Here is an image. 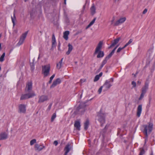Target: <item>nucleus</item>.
I'll return each instance as SVG.
<instances>
[{
	"label": "nucleus",
	"instance_id": "obj_1",
	"mask_svg": "<svg viewBox=\"0 0 155 155\" xmlns=\"http://www.w3.org/2000/svg\"><path fill=\"white\" fill-rule=\"evenodd\" d=\"M50 65L49 64L42 66V72L45 77H46L49 74Z\"/></svg>",
	"mask_w": 155,
	"mask_h": 155
},
{
	"label": "nucleus",
	"instance_id": "obj_2",
	"mask_svg": "<svg viewBox=\"0 0 155 155\" xmlns=\"http://www.w3.org/2000/svg\"><path fill=\"white\" fill-rule=\"evenodd\" d=\"M87 105L85 103H80L79 106L77 107V110L80 114H82L85 111Z\"/></svg>",
	"mask_w": 155,
	"mask_h": 155
},
{
	"label": "nucleus",
	"instance_id": "obj_3",
	"mask_svg": "<svg viewBox=\"0 0 155 155\" xmlns=\"http://www.w3.org/2000/svg\"><path fill=\"white\" fill-rule=\"evenodd\" d=\"M114 53V50H112L109 54L106 57L105 59L102 61V63L98 69L99 71H100L101 70L104 65L106 63L107 61L112 56Z\"/></svg>",
	"mask_w": 155,
	"mask_h": 155
},
{
	"label": "nucleus",
	"instance_id": "obj_4",
	"mask_svg": "<svg viewBox=\"0 0 155 155\" xmlns=\"http://www.w3.org/2000/svg\"><path fill=\"white\" fill-rule=\"evenodd\" d=\"M114 53V50H112L109 54L106 57L105 59L102 61V63L98 69L99 71H100L101 70L104 65L106 63L107 61L112 56Z\"/></svg>",
	"mask_w": 155,
	"mask_h": 155
},
{
	"label": "nucleus",
	"instance_id": "obj_5",
	"mask_svg": "<svg viewBox=\"0 0 155 155\" xmlns=\"http://www.w3.org/2000/svg\"><path fill=\"white\" fill-rule=\"evenodd\" d=\"M153 125L152 124H149L148 126L147 125H143V127L144 128V130L143 131V133L145 134L146 136L147 137L148 136L147 134V130H148L149 132H150L153 128Z\"/></svg>",
	"mask_w": 155,
	"mask_h": 155
},
{
	"label": "nucleus",
	"instance_id": "obj_6",
	"mask_svg": "<svg viewBox=\"0 0 155 155\" xmlns=\"http://www.w3.org/2000/svg\"><path fill=\"white\" fill-rule=\"evenodd\" d=\"M101 112L99 115L98 121L101 124V126H102L103 124L105 123V115L104 114L101 113Z\"/></svg>",
	"mask_w": 155,
	"mask_h": 155
},
{
	"label": "nucleus",
	"instance_id": "obj_7",
	"mask_svg": "<svg viewBox=\"0 0 155 155\" xmlns=\"http://www.w3.org/2000/svg\"><path fill=\"white\" fill-rule=\"evenodd\" d=\"M18 112L19 113L25 114L26 111V106L24 104H20L18 105Z\"/></svg>",
	"mask_w": 155,
	"mask_h": 155
},
{
	"label": "nucleus",
	"instance_id": "obj_8",
	"mask_svg": "<svg viewBox=\"0 0 155 155\" xmlns=\"http://www.w3.org/2000/svg\"><path fill=\"white\" fill-rule=\"evenodd\" d=\"M49 98L48 96L43 95L39 97V100L38 101V103H41L48 100Z\"/></svg>",
	"mask_w": 155,
	"mask_h": 155
},
{
	"label": "nucleus",
	"instance_id": "obj_9",
	"mask_svg": "<svg viewBox=\"0 0 155 155\" xmlns=\"http://www.w3.org/2000/svg\"><path fill=\"white\" fill-rule=\"evenodd\" d=\"M27 33L28 31H27L25 33L22 34L19 42L17 43V45L18 46H20L23 43L26 37Z\"/></svg>",
	"mask_w": 155,
	"mask_h": 155
},
{
	"label": "nucleus",
	"instance_id": "obj_10",
	"mask_svg": "<svg viewBox=\"0 0 155 155\" xmlns=\"http://www.w3.org/2000/svg\"><path fill=\"white\" fill-rule=\"evenodd\" d=\"M148 57L150 60H152L153 58L155 52L153 51V48H150L148 51L147 53Z\"/></svg>",
	"mask_w": 155,
	"mask_h": 155
},
{
	"label": "nucleus",
	"instance_id": "obj_11",
	"mask_svg": "<svg viewBox=\"0 0 155 155\" xmlns=\"http://www.w3.org/2000/svg\"><path fill=\"white\" fill-rule=\"evenodd\" d=\"M111 85L109 81H106L103 86H102L103 87V91H106L107 90L109 89Z\"/></svg>",
	"mask_w": 155,
	"mask_h": 155
},
{
	"label": "nucleus",
	"instance_id": "obj_12",
	"mask_svg": "<svg viewBox=\"0 0 155 155\" xmlns=\"http://www.w3.org/2000/svg\"><path fill=\"white\" fill-rule=\"evenodd\" d=\"M32 83L31 82H28L26 84L25 89L26 92H29V91H31L32 89Z\"/></svg>",
	"mask_w": 155,
	"mask_h": 155
},
{
	"label": "nucleus",
	"instance_id": "obj_13",
	"mask_svg": "<svg viewBox=\"0 0 155 155\" xmlns=\"http://www.w3.org/2000/svg\"><path fill=\"white\" fill-rule=\"evenodd\" d=\"M35 150L37 151H39L45 148V146L43 145H39L38 144H36L34 146Z\"/></svg>",
	"mask_w": 155,
	"mask_h": 155
},
{
	"label": "nucleus",
	"instance_id": "obj_14",
	"mask_svg": "<svg viewBox=\"0 0 155 155\" xmlns=\"http://www.w3.org/2000/svg\"><path fill=\"white\" fill-rule=\"evenodd\" d=\"M126 20L125 17L122 18H120L114 24V26H117L118 25L120 24L123 23Z\"/></svg>",
	"mask_w": 155,
	"mask_h": 155
},
{
	"label": "nucleus",
	"instance_id": "obj_15",
	"mask_svg": "<svg viewBox=\"0 0 155 155\" xmlns=\"http://www.w3.org/2000/svg\"><path fill=\"white\" fill-rule=\"evenodd\" d=\"M121 39V38L119 37L115 39L112 44L108 47L109 49H110L113 47H114L117 44Z\"/></svg>",
	"mask_w": 155,
	"mask_h": 155
},
{
	"label": "nucleus",
	"instance_id": "obj_16",
	"mask_svg": "<svg viewBox=\"0 0 155 155\" xmlns=\"http://www.w3.org/2000/svg\"><path fill=\"white\" fill-rule=\"evenodd\" d=\"M61 82V81L59 78H58L54 81L50 88H53L56 86L57 84H59Z\"/></svg>",
	"mask_w": 155,
	"mask_h": 155
},
{
	"label": "nucleus",
	"instance_id": "obj_17",
	"mask_svg": "<svg viewBox=\"0 0 155 155\" xmlns=\"http://www.w3.org/2000/svg\"><path fill=\"white\" fill-rule=\"evenodd\" d=\"M71 148V147L70 145L69 144H68L66 146L64 149V150L65 151L64 155H67L68 153L69 152Z\"/></svg>",
	"mask_w": 155,
	"mask_h": 155
},
{
	"label": "nucleus",
	"instance_id": "obj_18",
	"mask_svg": "<svg viewBox=\"0 0 155 155\" xmlns=\"http://www.w3.org/2000/svg\"><path fill=\"white\" fill-rule=\"evenodd\" d=\"M8 137V135L5 132H3L0 134V140H4Z\"/></svg>",
	"mask_w": 155,
	"mask_h": 155
},
{
	"label": "nucleus",
	"instance_id": "obj_19",
	"mask_svg": "<svg viewBox=\"0 0 155 155\" xmlns=\"http://www.w3.org/2000/svg\"><path fill=\"white\" fill-rule=\"evenodd\" d=\"M142 109V105L140 104L138 105L137 110V115L138 117L140 116Z\"/></svg>",
	"mask_w": 155,
	"mask_h": 155
},
{
	"label": "nucleus",
	"instance_id": "obj_20",
	"mask_svg": "<svg viewBox=\"0 0 155 155\" xmlns=\"http://www.w3.org/2000/svg\"><path fill=\"white\" fill-rule=\"evenodd\" d=\"M104 53L101 50H97V58H102L104 56Z\"/></svg>",
	"mask_w": 155,
	"mask_h": 155
},
{
	"label": "nucleus",
	"instance_id": "obj_21",
	"mask_svg": "<svg viewBox=\"0 0 155 155\" xmlns=\"http://www.w3.org/2000/svg\"><path fill=\"white\" fill-rule=\"evenodd\" d=\"M52 43L51 49H52L53 48L55 47L56 44L55 37L54 35H52Z\"/></svg>",
	"mask_w": 155,
	"mask_h": 155
},
{
	"label": "nucleus",
	"instance_id": "obj_22",
	"mask_svg": "<svg viewBox=\"0 0 155 155\" xmlns=\"http://www.w3.org/2000/svg\"><path fill=\"white\" fill-rule=\"evenodd\" d=\"M74 126L76 128L77 130H80L81 127L80 122L77 121H75Z\"/></svg>",
	"mask_w": 155,
	"mask_h": 155
},
{
	"label": "nucleus",
	"instance_id": "obj_23",
	"mask_svg": "<svg viewBox=\"0 0 155 155\" xmlns=\"http://www.w3.org/2000/svg\"><path fill=\"white\" fill-rule=\"evenodd\" d=\"M148 88V84L146 83L144 86L142 88V91L146 93L147 90Z\"/></svg>",
	"mask_w": 155,
	"mask_h": 155
},
{
	"label": "nucleus",
	"instance_id": "obj_24",
	"mask_svg": "<svg viewBox=\"0 0 155 155\" xmlns=\"http://www.w3.org/2000/svg\"><path fill=\"white\" fill-rule=\"evenodd\" d=\"M28 95V97H30L29 98H31L35 95V93L32 91H29V92H26Z\"/></svg>",
	"mask_w": 155,
	"mask_h": 155
},
{
	"label": "nucleus",
	"instance_id": "obj_25",
	"mask_svg": "<svg viewBox=\"0 0 155 155\" xmlns=\"http://www.w3.org/2000/svg\"><path fill=\"white\" fill-rule=\"evenodd\" d=\"M69 34V32L68 31H66L64 33L63 38L66 40L68 39V35Z\"/></svg>",
	"mask_w": 155,
	"mask_h": 155
},
{
	"label": "nucleus",
	"instance_id": "obj_26",
	"mask_svg": "<svg viewBox=\"0 0 155 155\" xmlns=\"http://www.w3.org/2000/svg\"><path fill=\"white\" fill-rule=\"evenodd\" d=\"M29 97H28V95L27 94V93L24 94H22L20 98L21 100H25L26 99H28L29 98Z\"/></svg>",
	"mask_w": 155,
	"mask_h": 155
},
{
	"label": "nucleus",
	"instance_id": "obj_27",
	"mask_svg": "<svg viewBox=\"0 0 155 155\" xmlns=\"http://www.w3.org/2000/svg\"><path fill=\"white\" fill-rule=\"evenodd\" d=\"M68 46V50L66 53V54L67 55H68L70 54L73 49L72 46L70 44H69Z\"/></svg>",
	"mask_w": 155,
	"mask_h": 155
},
{
	"label": "nucleus",
	"instance_id": "obj_28",
	"mask_svg": "<svg viewBox=\"0 0 155 155\" xmlns=\"http://www.w3.org/2000/svg\"><path fill=\"white\" fill-rule=\"evenodd\" d=\"M89 125V121L88 120H87L84 123V129L86 130L88 127Z\"/></svg>",
	"mask_w": 155,
	"mask_h": 155
},
{
	"label": "nucleus",
	"instance_id": "obj_29",
	"mask_svg": "<svg viewBox=\"0 0 155 155\" xmlns=\"http://www.w3.org/2000/svg\"><path fill=\"white\" fill-rule=\"evenodd\" d=\"M103 44V41H100L97 45V48H98V50H101L102 48V45Z\"/></svg>",
	"mask_w": 155,
	"mask_h": 155
},
{
	"label": "nucleus",
	"instance_id": "obj_30",
	"mask_svg": "<svg viewBox=\"0 0 155 155\" xmlns=\"http://www.w3.org/2000/svg\"><path fill=\"white\" fill-rule=\"evenodd\" d=\"M96 20V18H94L93 20L91 21V22L89 23V24L86 27V29H87L89 28L91 26L94 22Z\"/></svg>",
	"mask_w": 155,
	"mask_h": 155
},
{
	"label": "nucleus",
	"instance_id": "obj_31",
	"mask_svg": "<svg viewBox=\"0 0 155 155\" xmlns=\"http://www.w3.org/2000/svg\"><path fill=\"white\" fill-rule=\"evenodd\" d=\"M91 14L93 15L95 13V9L94 5H93L91 8Z\"/></svg>",
	"mask_w": 155,
	"mask_h": 155
},
{
	"label": "nucleus",
	"instance_id": "obj_32",
	"mask_svg": "<svg viewBox=\"0 0 155 155\" xmlns=\"http://www.w3.org/2000/svg\"><path fill=\"white\" fill-rule=\"evenodd\" d=\"M12 21L13 23V26L15 25V21L16 20V17L15 16V13L14 12L13 17H11Z\"/></svg>",
	"mask_w": 155,
	"mask_h": 155
},
{
	"label": "nucleus",
	"instance_id": "obj_33",
	"mask_svg": "<svg viewBox=\"0 0 155 155\" xmlns=\"http://www.w3.org/2000/svg\"><path fill=\"white\" fill-rule=\"evenodd\" d=\"M62 64L61 61H59L58 63L57 64V69H59L61 68Z\"/></svg>",
	"mask_w": 155,
	"mask_h": 155
},
{
	"label": "nucleus",
	"instance_id": "obj_34",
	"mask_svg": "<svg viewBox=\"0 0 155 155\" xmlns=\"http://www.w3.org/2000/svg\"><path fill=\"white\" fill-rule=\"evenodd\" d=\"M5 55V53H3L0 58V61L2 62L4 61V58Z\"/></svg>",
	"mask_w": 155,
	"mask_h": 155
},
{
	"label": "nucleus",
	"instance_id": "obj_35",
	"mask_svg": "<svg viewBox=\"0 0 155 155\" xmlns=\"http://www.w3.org/2000/svg\"><path fill=\"white\" fill-rule=\"evenodd\" d=\"M133 41V39H130L129 41L124 46L125 47H126L127 46L130 44Z\"/></svg>",
	"mask_w": 155,
	"mask_h": 155
},
{
	"label": "nucleus",
	"instance_id": "obj_36",
	"mask_svg": "<svg viewBox=\"0 0 155 155\" xmlns=\"http://www.w3.org/2000/svg\"><path fill=\"white\" fill-rule=\"evenodd\" d=\"M56 115L55 113H54L53 114L51 119V122H52L54 121V119L56 118Z\"/></svg>",
	"mask_w": 155,
	"mask_h": 155
},
{
	"label": "nucleus",
	"instance_id": "obj_37",
	"mask_svg": "<svg viewBox=\"0 0 155 155\" xmlns=\"http://www.w3.org/2000/svg\"><path fill=\"white\" fill-rule=\"evenodd\" d=\"M36 140L35 139H33L31 140L30 142V144L32 146L35 143H36Z\"/></svg>",
	"mask_w": 155,
	"mask_h": 155
},
{
	"label": "nucleus",
	"instance_id": "obj_38",
	"mask_svg": "<svg viewBox=\"0 0 155 155\" xmlns=\"http://www.w3.org/2000/svg\"><path fill=\"white\" fill-rule=\"evenodd\" d=\"M146 93L143 92L142 91L141 94L140 95V97H139V100H141L143 97L144 94Z\"/></svg>",
	"mask_w": 155,
	"mask_h": 155
},
{
	"label": "nucleus",
	"instance_id": "obj_39",
	"mask_svg": "<svg viewBox=\"0 0 155 155\" xmlns=\"http://www.w3.org/2000/svg\"><path fill=\"white\" fill-rule=\"evenodd\" d=\"M151 100V98H150L149 99V100L148 104L147 105V108H148L150 107Z\"/></svg>",
	"mask_w": 155,
	"mask_h": 155
},
{
	"label": "nucleus",
	"instance_id": "obj_40",
	"mask_svg": "<svg viewBox=\"0 0 155 155\" xmlns=\"http://www.w3.org/2000/svg\"><path fill=\"white\" fill-rule=\"evenodd\" d=\"M125 48V47L124 46L122 48H120V47L119 48L117 49V52L119 53V52H120L122 50L124 49Z\"/></svg>",
	"mask_w": 155,
	"mask_h": 155
},
{
	"label": "nucleus",
	"instance_id": "obj_41",
	"mask_svg": "<svg viewBox=\"0 0 155 155\" xmlns=\"http://www.w3.org/2000/svg\"><path fill=\"white\" fill-rule=\"evenodd\" d=\"M131 84L133 85V88H134L136 87V83L134 81H132V82Z\"/></svg>",
	"mask_w": 155,
	"mask_h": 155
},
{
	"label": "nucleus",
	"instance_id": "obj_42",
	"mask_svg": "<svg viewBox=\"0 0 155 155\" xmlns=\"http://www.w3.org/2000/svg\"><path fill=\"white\" fill-rule=\"evenodd\" d=\"M145 153V151L143 149H142L141 150V151L140 152L139 155H143Z\"/></svg>",
	"mask_w": 155,
	"mask_h": 155
},
{
	"label": "nucleus",
	"instance_id": "obj_43",
	"mask_svg": "<svg viewBox=\"0 0 155 155\" xmlns=\"http://www.w3.org/2000/svg\"><path fill=\"white\" fill-rule=\"evenodd\" d=\"M103 88V86H101L98 89V92L99 94L101 93Z\"/></svg>",
	"mask_w": 155,
	"mask_h": 155
},
{
	"label": "nucleus",
	"instance_id": "obj_44",
	"mask_svg": "<svg viewBox=\"0 0 155 155\" xmlns=\"http://www.w3.org/2000/svg\"><path fill=\"white\" fill-rule=\"evenodd\" d=\"M102 72H101L98 75H97V81L99 79L100 77L102 76Z\"/></svg>",
	"mask_w": 155,
	"mask_h": 155
},
{
	"label": "nucleus",
	"instance_id": "obj_45",
	"mask_svg": "<svg viewBox=\"0 0 155 155\" xmlns=\"http://www.w3.org/2000/svg\"><path fill=\"white\" fill-rule=\"evenodd\" d=\"M147 8H145L143 12V14H145L147 12Z\"/></svg>",
	"mask_w": 155,
	"mask_h": 155
},
{
	"label": "nucleus",
	"instance_id": "obj_46",
	"mask_svg": "<svg viewBox=\"0 0 155 155\" xmlns=\"http://www.w3.org/2000/svg\"><path fill=\"white\" fill-rule=\"evenodd\" d=\"M53 144L56 146L58 144V142L57 140H55Z\"/></svg>",
	"mask_w": 155,
	"mask_h": 155
},
{
	"label": "nucleus",
	"instance_id": "obj_47",
	"mask_svg": "<svg viewBox=\"0 0 155 155\" xmlns=\"http://www.w3.org/2000/svg\"><path fill=\"white\" fill-rule=\"evenodd\" d=\"M115 20V18L114 17H113L112 20L111 21V24H113V23L114 21Z\"/></svg>",
	"mask_w": 155,
	"mask_h": 155
},
{
	"label": "nucleus",
	"instance_id": "obj_48",
	"mask_svg": "<svg viewBox=\"0 0 155 155\" xmlns=\"http://www.w3.org/2000/svg\"><path fill=\"white\" fill-rule=\"evenodd\" d=\"M55 74H53L50 78V79H51V80H52V79H53V78H54V77L55 76Z\"/></svg>",
	"mask_w": 155,
	"mask_h": 155
},
{
	"label": "nucleus",
	"instance_id": "obj_49",
	"mask_svg": "<svg viewBox=\"0 0 155 155\" xmlns=\"http://www.w3.org/2000/svg\"><path fill=\"white\" fill-rule=\"evenodd\" d=\"M85 81H86V79H81L80 80V81H81V83H83V82H85Z\"/></svg>",
	"mask_w": 155,
	"mask_h": 155
},
{
	"label": "nucleus",
	"instance_id": "obj_50",
	"mask_svg": "<svg viewBox=\"0 0 155 155\" xmlns=\"http://www.w3.org/2000/svg\"><path fill=\"white\" fill-rule=\"evenodd\" d=\"M141 82L140 81H137V84L138 85H140L141 84Z\"/></svg>",
	"mask_w": 155,
	"mask_h": 155
},
{
	"label": "nucleus",
	"instance_id": "obj_51",
	"mask_svg": "<svg viewBox=\"0 0 155 155\" xmlns=\"http://www.w3.org/2000/svg\"><path fill=\"white\" fill-rule=\"evenodd\" d=\"M96 81H97V75H96L95 76V78H94V81L95 82Z\"/></svg>",
	"mask_w": 155,
	"mask_h": 155
},
{
	"label": "nucleus",
	"instance_id": "obj_52",
	"mask_svg": "<svg viewBox=\"0 0 155 155\" xmlns=\"http://www.w3.org/2000/svg\"><path fill=\"white\" fill-rule=\"evenodd\" d=\"M118 45L117 46L113 49V50H114V51L115 52V51L116 49V48H117V47H118Z\"/></svg>",
	"mask_w": 155,
	"mask_h": 155
},
{
	"label": "nucleus",
	"instance_id": "obj_53",
	"mask_svg": "<svg viewBox=\"0 0 155 155\" xmlns=\"http://www.w3.org/2000/svg\"><path fill=\"white\" fill-rule=\"evenodd\" d=\"M118 45L117 46L113 49V50H114V51L115 52V51L116 49V48H117V47H118Z\"/></svg>",
	"mask_w": 155,
	"mask_h": 155
},
{
	"label": "nucleus",
	"instance_id": "obj_54",
	"mask_svg": "<svg viewBox=\"0 0 155 155\" xmlns=\"http://www.w3.org/2000/svg\"><path fill=\"white\" fill-rule=\"evenodd\" d=\"M97 53V47L95 48L94 54H96Z\"/></svg>",
	"mask_w": 155,
	"mask_h": 155
},
{
	"label": "nucleus",
	"instance_id": "obj_55",
	"mask_svg": "<svg viewBox=\"0 0 155 155\" xmlns=\"http://www.w3.org/2000/svg\"><path fill=\"white\" fill-rule=\"evenodd\" d=\"M52 81V80H51V79H50V81H49V84L51 83Z\"/></svg>",
	"mask_w": 155,
	"mask_h": 155
},
{
	"label": "nucleus",
	"instance_id": "obj_56",
	"mask_svg": "<svg viewBox=\"0 0 155 155\" xmlns=\"http://www.w3.org/2000/svg\"><path fill=\"white\" fill-rule=\"evenodd\" d=\"M1 46H2V44L1 43H0V51L1 49Z\"/></svg>",
	"mask_w": 155,
	"mask_h": 155
},
{
	"label": "nucleus",
	"instance_id": "obj_57",
	"mask_svg": "<svg viewBox=\"0 0 155 155\" xmlns=\"http://www.w3.org/2000/svg\"><path fill=\"white\" fill-rule=\"evenodd\" d=\"M63 58H62L61 60V61H61V63H62V61H63Z\"/></svg>",
	"mask_w": 155,
	"mask_h": 155
},
{
	"label": "nucleus",
	"instance_id": "obj_58",
	"mask_svg": "<svg viewBox=\"0 0 155 155\" xmlns=\"http://www.w3.org/2000/svg\"><path fill=\"white\" fill-rule=\"evenodd\" d=\"M51 105H50L48 107L49 108V109H50V108H51Z\"/></svg>",
	"mask_w": 155,
	"mask_h": 155
},
{
	"label": "nucleus",
	"instance_id": "obj_59",
	"mask_svg": "<svg viewBox=\"0 0 155 155\" xmlns=\"http://www.w3.org/2000/svg\"><path fill=\"white\" fill-rule=\"evenodd\" d=\"M64 3L65 5L66 4V0H64Z\"/></svg>",
	"mask_w": 155,
	"mask_h": 155
},
{
	"label": "nucleus",
	"instance_id": "obj_60",
	"mask_svg": "<svg viewBox=\"0 0 155 155\" xmlns=\"http://www.w3.org/2000/svg\"><path fill=\"white\" fill-rule=\"evenodd\" d=\"M82 93L81 94V95L80 97H82Z\"/></svg>",
	"mask_w": 155,
	"mask_h": 155
},
{
	"label": "nucleus",
	"instance_id": "obj_61",
	"mask_svg": "<svg viewBox=\"0 0 155 155\" xmlns=\"http://www.w3.org/2000/svg\"><path fill=\"white\" fill-rule=\"evenodd\" d=\"M107 125H106L105 126V127L104 128V129H106L107 128Z\"/></svg>",
	"mask_w": 155,
	"mask_h": 155
},
{
	"label": "nucleus",
	"instance_id": "obj_62",
	"mask_svg": "<svg viewBox=\"0 0 155 155\" xmlns=\"http://www.w3.org/2000/svg\"><path fill=\"white\" fill-rule=\"evenodd\" d=\"M119 0H115V2H116V1H117V2H118L119 1Z\"/></svg>",
	"mask_w": 155,
	"mask_h": 155
},
{
	"label": "nucleus",
	"instance_id": "obj_63",
	"mask_svg": "<svg viewBox=\"0 0 155 155\" xmlns=\"http://www.w3.org/2000/svg\"><path fill=\"white\" fill-rule=\"evenodd\" d=\"M132 74L134 75V77L136 76V74Z\"/></svg>",
	"mask_w": 155,
	"mask_h": 155
},
{
	"label": "nucleus",
	"instance_id": "obj_64",
	"mask_svg": "<svg viewBox=\"0 0 155 155\" xmlns=\"http://www.w3.org/2000/svg\"><path fill=\"white\" fill-rule=\"evenodd\" d=\"M150 155H153V153H151V154H150Z\"/></svg>",
	"mask_w": 155,
	"mask_h": 155
}]
</instances>
